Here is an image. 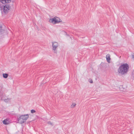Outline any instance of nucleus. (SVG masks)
<instances>
[{"label":"nucleus","instance_id":"obj_1","mask_svg":"<svg viewBox=\"0 0 134 134\" xmlns=\"http://www.w3.org/2000/svg\"><path fill=\"white\" fill-rule=\"evenodd\" d=\"M129 66L127 63L121 65L118 69V73L122 75H125L127 74L129 70Z\"/></svg>","mask_w":134,"mask_h":134},{"label":"nucleus","instance_id":"obj_2","mask_svg":"<svg viewBox=\"0 0 134 134\" xmlns=\"http://www.w3.org/2000/svg\"><path fill=\"white\" fill-rule=\"evenodd\" d=\"M10 9V5L8 4H5L4 5L0 4V9L2 14H7L8 12V10Z\"/></svg>","mask_w":134,"mask_h":134},{"label":"nucleus","instance_id":"obj_3","mask_svg":"<svg viewBox=\"0 0 134 134\" xmlns=\"http://www.w3.org/2000/svg\"><path fill=\"white\" fill-rule=\"evenodd\" d=\"M29 116L28 114L17 116L16 120L18 121V122L20 124H22L26 122V120L29 118Z\"/></svg>","mask_w":134,"mask_h":134},{"label":"nucleus","instance_id":"obj_4","mask_svg":"<svg viewBox=\"0 0 134 134\" xmlns=\"http://www.w3.org/2000/svg\"><path fill=\"white\" fill-rule=\"evenodd\" d=\"M49 21L50 23H53V24H55L60 22H63L62 20L60 21V19L59 18L57 17H55L52 19H50Z\"/></svg>","mask_w":134,"mask_h":134},{"label":"nucleus","instance_id":"obj_5","mask_svg":"<svg viewBox=\"0 0 134 134\" xmlns=\"http://www.w3.org/2000/svg\"><path fill=\"white\" fill-rule=\"evenodd\" d=\"M58 46V44L57 42H52L53 49L54 51V52L55 53H57V51L55 50Z\"/></svg>","mask_w":134,"mask_h":134},{"label":"nucleus","instance_id":"obj_6","mask_svg":"<svg viewBox=\"0 0 134 134\" xmlns=\"http://www.w3.org/2000/svg\"><path fill=\"white\" fill-rule=\"evenodd\" d=\"M5 94L0 92V101L3 100L5 98Z\"/></svg>","mask_w":134,"mask_h":134},{"label":"nucleus","instance_id":"obj_7","mask_svg":"<svg viewBox=\"0 0 134 134\" xmlns=\"http://www.w3.org/2000/svg\"><path fill=\"white\" fill-rule=\"evenodd\" d=\"M11 1V0H0V2L4 4L6 3H8L10 2Z\"/></svg>","mask_w":134,"mask_h":134},{"label":"nucleus","instance_id":"obj_8","mask_svg":"<svg viewBox=\"0 0 134 134\" xmlns=\"http://www.w3.org/2000/svg\"><path fill=\"white\" fill-rule=\"evenodd\" d=\"M106 58L107 60L108 63H110V55L109 54H108L106 55Z\"/></svg>","mask_w":134,"mask_h":134},{"label":"nucleus","instance_id":"obj_9","mask_svg":"<svg viewBox=\"0 0 134 134\" xmlns=\"http://www.w3.org/2000/svg\"><path fill=\"white\" fill-rule=\"evenodd\" d=\"M3 123L4 125H7L9 124V122L7 119L4 120L3 121Z\"/></svg>","mask_w":134,"mask_h":134},{"label":"nucleus","instance_id":"obj_10","mask_svg":"<svg viewBox=\"0 0 134 134\" xmlns=\"http://www.w3.org/2000/svg\"><path fill=\"white\" fill-rule=\"evenodd\" d=\"M3 77L5 79H6L7 78V77L8 76V74H6V73H3Z\"/></svg>","mask_w":134,"mask_h":134},{"label":"nucleus","instance_id":"obj_11","mask_svg":"<svg viewBox=\"0 0 134 134\" xmlns=\"http://www.w3.org/2000/svg\"><path fill=\"white\" fill-rule=\"evenodd\" d=\"M11 99V98H7V99H5V98L4 99H3V100L5 102H7L9 101Z\"/></svg>","mask_w":134,"mask_h":134},{"label":"nucleus","instance_id":"obj_12","mask_svg":"<svg viewBox=\"0 0 134 134\" xmlns=\"http://www.w3.org/2000/svg\"><path fill=\"white\" fill-rule=\"evenodd\" d=\"M76 105V104L75 103H73L71 105V108H73Z\"/></svg>","mask_w":134,"mask_h":134},{"label":"nucleus","instance_id":"obj_13","mask_svg":"<svg viewBox=\"0 0 134 134\" xmlns=\"http://www.w3.org/2000/svg\"><path fill=\"white\" fill-rule=\"evenodd\" d=\"M132 77L133 79L134 80V70L132 71Z\"/></svg>","mask_w":134,"mask_h":134},{"label":"nucleus","instance_id":"obj_14","mask_svg":"<svg viewBox=\"0 0 134 134\" xmlns=\"http://www.w3.org/2000/svg\"><path fill=\"white\" fill-rule=\"evenodd\" d=\"M31 113H34L36 112V111L34 109H32L31 110Z\"/></svg>","mask_w":134,"mask_h":134},{"label":"nucleus","instance_id":"obj_15","mask_svg":"<svg viewBox=\"0 0 134 134\" xmlns=\"http://www.w3.org/2000/svg\"><path fill=\"white\" fill-rule=\"evenodd\" d=\"M48 123L49 124H50V125H53V124H52V123H51V122L49 121H48Z\"/></svg>","mask_w":134,"mask_h":134},{"label":"nucleus","instance_id":"obj_16","mask_svg":"<svg viewBox=\"0 0 134 134\" xmlns=\"http://www.w3.org/2000/svg\"><path fill=\"white\" fill-rule=\"evenodd\" d=\"M90 80L89 81V82H90L91 83H93V80H92V79H90Z\"/></svg>","mask_w":134,"mask_h":134},{"label":"nucleus","instance_id":"obj_17","mask_svg":"<svg viewBox=\"0 0 134 134\" xmlns=\"http://www.w3.org/2000/svg\"><path fill=\"white\" fill-rule=\"evenodd\" d=\"M3 30L2 29H0V32H2Z\"/></svg>","mask_w":134,"mask_h":134},{"label":"nucleus","instance_id":"obj_18","mask_svg":"<svg viewBox=\"0 0 134 134\" xmlns=\"http://www.w3.org/2000/svg\"><path fill=\"white\" fill-rule=\"evenodd\" d=\"M2 25H0V29H2Z\"/></svg>","mask_w":134,"mask_h":134},{"label":"nucleus","instance_id":"obj_19","mask_svg":"<svg viewBox=\"0 0 134 134\" xmlns=\"http://www.w3.org/2000/svg\"><path fill=\"white\" fill-rule=\"evenodd\" d=\"M132 57L134 58V54H133V55H132Z\"/></svg>","mask_w":134,"mask_h":134},{"label":"nucleus","instance_id":"obj_20","mask_svg":"<svg viewBox=\"0 0 134 134\" xmlns=\"http://www.w3.org/2000/svg\"><path fill=\"white\" fill-rule=\"evenodd\" d=\"M66 35L67 36H69V35H68V34H66Z\"/></svg>","mask_w":134,"mask_h":134}]
</instances>
